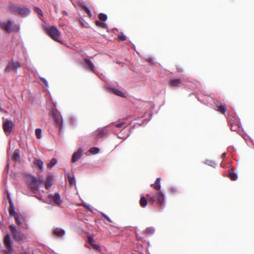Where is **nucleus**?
Wrapping results in <instances>:
<instances>
[{
	"mask_svg": "<svg viewBox=\"0 0 254 254\" xmlns=\"http://www.w3.org/2000/svg\"><path fill=\"white\" fill-rule=\"evenodd\" d=\"M89 152L92 154H96L99 152V149L95 147H91L89 150Z\"/></svg>",
	"mask_w": 254,
	"mask_h": 254,
	"instance_id": "32",
	"label": "nucleus"
},
{
	"mask_svg": "<svg viewBox=\"0 0 254 254\" xmlns=\"http://www.w3.org/2000/svg\"><path fill=\"white\" fill-rule=\"evenodd\" d=\"M99 18L102 21H106L107 19V15L106 14L101 13L99 15Z\"/></svg>",
	"mask_w": 254,
	"mask_h": 254,
	"instance_id": "35",
	"label": "nucleus"
},
{
	"mask_svg": "<svg viewBox=\"0 0 254 254\" xmlns=\"http://www.w3.org/2000/svg\"><path fill=\"white\" fill-rule=\"evenodd\" d=\"M62 13H63V14H64V15H67V12H66V11H62Z\"/></svg>",
	"mask_w": 254,
	"mask_h": 254,
	"instance_id": "50",
	"label": "nucleus"
},
{
	"mask_svg": "<svg viewBox=\"0 0 254 254\" xmlns=\"http://www.w3.org/2000/svg\"><path fill=\"white\" fill-rule=\"evenodd\" d=\"M171 191L172 192L175 193V192H177V188L175 187H172L171 188Z\"/></svg>",
	"mask_w": 254,
	"mask_h": 254,
	"instance_id": "48",
	"label": "nucleus"
},
{
	"mask_svg": "<svg viewBox=\"0 0 254 254\" xmlns=\"http://www.w3.org/2000/svg\"><path fill=\"white\" fill-rule=\"evenodd\" d=\"M38 183H39L41 184H45V181L43 177H39L38 180Z\"/></svg>",
	"mask_w": 254,
	"mask_h": 254,
	"instance_id": "43",
	"label": "nucleus"
},
{
	"mask_svg": "<svg viewBox=\"0 0 254 254\" xmlns=\"http://www.w3.org/2000/svg\"><path fill=\"white\" fill-rule=\"evenodd\" d=\"M14 22L12 20H8L7 22H1L0 21V28L6 31L11 32L14 31L15 28L16 30L19 31L20 27L19 25H14Z\"/></svg>",
	"mask_w": 254,
	"mask_h": 254,
	"instance_id": "2",
	"label": "nucleus"
},
{
	"mask_svg": "<svg viewBox=\"0 0 254 254\" xmlns=\"http://www.w3.org/2000/svg\"><path fill=\"white\" fill-rule=\"evenodd\" d=\"M140 205L142 207H145L147 204V201L146 200V199L142 196L140 198Z\"/></svg>",
	"mask_w": 254,
	"mask_h": 254,
	"instance_id": "31",
	"label": "nucleus"
},
{
	"mask_svg": "<svg viewBox=\"0 0 254 254\" xmlns=\"http://www.w3.org/2000/svg\"><path fill=\"white\" fill-rule=\"evenodd\" d=\"M45 29L52 39L59 43H62L60 39L61 33L56 26L45 27Z\"/></svg>",
	"mask_w": 254,
	"mask_h": 254,
	"instance_id": "1",
	"label": "nucleus"
},
{
	"mask_svg": "<svg viewBox=\"0 0 254 254\" xmlns=\"http://www.w3.org/2000/svg\"><path fill=\"white\" fill-rule=\"evenodd\" d=\"M20 5H17L15 4H10L9 6V8L11 12L15 14H19V9Z\"/></svg>",
	"mask_w": 254,
	"mask_h": 254,
	"instance_id": "14",
	"label": "nucleus"
},
{
	"mask_svg": "<svg viewBox=\"0 0 254 254\" xmlns=\"http://www.w3.org/2000/svg\"><path fill=\"white\" fill-rule=\"evenodd\" d=\"M53 177L51 175H49L45 181V185L46 189H49L52 186V180Z\"/></svg>",
	"mask_w": 254,
	"mask_h": 254,
	"instance_id": "19",
	"label": "nucleus"
},
{
	"mask_svg": "<svg viewBox=\"0 0 254 254\" xmlns=\"http://www.w3.org/2000/svg\"><path fill=\"white\" fill-rule=\"evenodd\" d=\"M128 135H127V136L125 138V139H126L127 137H128Z\"/></svg>",
	"mask_w": 254,
	"mask_h": 254,
	"instance_id": "55",
	"label": "nucleus"
},
{
	"mask_svg": "<svg viewBox=\"0 0 254 254\" xmlns=\"http://www.w3.org/2000/svg\"><path fill=\"white\" fill-rule=\"evenodd\" d=\"M226 156V153H223L222 155H221V157L222 158H224Z\"/></svg>",
	"mask_w": 254,
	"mask_h": 254,
	"instance_id": "49",
	"label": "nucleus"
},
{
	"mask_svg": "<svg viewBox=\"0 0 254 254\" xmlns=\"http://www.w3.org/2000/svg\"><path fill=\"white\" fill-rule=\"evenodd\" d=\"M178 70L181 71H183V70L181 69V68H178Z\"/></svg>",
	"mask_w": 254,
	"mask_h": 254,
	"instance_id": "53",
	"label": "nucleus"
},
{
	"mask_svg": "<svg viewBox=\"0 0 254 254\" xmlns=\"http://www.w3.org/2000/svg\"><path fill=\"white\" fill-rule=\"evenodd\" d=\"M9 203H10V208H9V214L15 217V216L16 215H18V214H16L15 211L14 206L12 200H9Z\"/></svg>",
	"mask_w": 254,
	"mask_h": 254,
	"instance_id": "21",
	"label": "nucleus"
},
{
	"mask_svg": "<svg viewBox=\"0 0 254 254\" xmlns=\"http://www.w3.org/2000/svg\"><path fill=\"white\" fill-rule=\"evenodd\" d=\"M124 124H125V122H122L120 123L116 124L115 126L117 127H121L124 125Z\"/></svg>",
	"mask_w": 254,
	"mask_h": 254,
	"instance_id": "44",
	"label": "nucleus"
},
{
	"mask_svg": "<svg viewBox=\"0 0 254 254\" xmlns=\"http://www.w3.org/2000/svg\"><path fill=\"white\" fill-rule=\"evenodd\" d=\"M20 66V65L19 62H14L13 60H12L11 62L8 63L5 69V71L7 72H9L11 71L14 70L15 72H16L17 69L19 68Z\"/></svg>",
	"mask_w": 254,
	"mask_h": 254,
	"instance_id": "6",
	"label": "nucleus"
},
{
	"mask_svg": "<svg viewBox=\"0 0 254 254\" xmlns=\"http://www.w3.org/2000/svg\"><path fill=\"white\" fill-rule=\"evenodd\" d=\"M52 115L57 126L61 127L63 124V120H61V117L57 111L56 110L53 109L52 111Z\"/></svg>",
	"mask_w": 254,
	"mask_h": 254,
	"instance_id": "9",
	"label": "nucleus"
},
{
	"mask_svg": "<svg viewBox=\"0 0 254 254\" xmlns=\"http://www.w3.org/2000/svg\"><path fill=\"white\" fill-rule=\"evenodd\" d=\"M13 159L16 161H19L20 160V156L19 151L17 149H16L14 151V152L13 154Z\"/></svg>",
	"mask_w": 254,
	"mask_h": 254,
	"instance_id": "25",
	"label": "nucleus"
},
{
	"mask_svg": "<svg viewBox=\"0 0 254 254\" xmlns=\"http://www.w3.org/2000/svg\"><path fill=\"white\" fill-rule=\"evenodd\" d=\"M91 246L92 247V248L93 249H94L96 250H98V251H100V248L98 245L95 244H92Z\"/></svg>",
	"mask_w": 254,
	"mask_h": 254,
	"instance_id": "42",
	"label": "nucleus"
},
{
	"mask_svg": "<svg viewBox=\"0 0 254 254\" xmlns=\"http://www.w3.org/2000/svg\"><path fill=\"white\" fill-rule=\"evenodd\" d=\"M108 130L104 128H98L92 133L93 136L96 140H98L100 138L103 137L107 134Z\"/></svg>",
	"mask_w": 254,
	"mask_h": 254,
	"instance_id": "8",
	"label": "nucleus"
},
{
	"mask_svg": "<svg viewBox=\"0 0 254 254\" xmlns=\"http://www.w3.org/2000/svg\"><path fill=\"white\" fill-rule=\"evenodd\" d=\"M34 10L40 15V17H39L40 19L43 21V14L42 10L39 7H35L34 8Z\"/></svg>",
	"mask_w": 254,
	"mask_h": 254,
	"instance_id": "30",
	"label": "nucleus"
},
{
	"mask_svg": "<svg viewBox=\"0 0 254 254\" xmlns=\"http://www.w3.org/2000/svg\"><path fill=\"white\" fill-rule=\"evenodd\" d=\"M149 200L151 201L152 203L154 202L155 201V198L153 196H150L149 197Z\"/></svg>",
	"mask_w": 254,
	"mask_h": 254,
	"instance_id": "46",
	"label": "nucleus"
},
{
	"mask_svg": "<svg viewBox=\"0 0 254 254\" xmlns=\"http://www.w3.org/2000/svg\"><path fill=\"white\" fill-rule=\"evenodd\" d=\"M70 121L72 125H74L76 122V119L74 117H71L70 118Z\"/></svg>",
	"mask_w": 254,
	"mask_h": 254,
	"instance_id": "41",
	"label": "nucleus"
},
{
	"mask_svg": "<svg viewBox=\"0 0 254 254\" xmlns=\"http://www.w3.org/2000/svg\"><path fill=\"white\" fill-rule=\"evenodd\" d=\"M14 124L11 120H5L3 123V128L6 134H9L13 128Z\"/></svg>",
	"mask_w": 254,
	"mask_h": 254,
	"instance_id": "7",
	"label": "nucleus"
},
{
	"mask_svg": "<svg viewBox=\"0 0 254 254\" xmlns=\"http://www.w3.org/2000/svg\"><path fill=\"white\" fill-rule=\"evenodd\" d=\"M49 198L50 200L57 205H60L62 202L60 195L59 193H56L54 194H50L49 195Z\"/></svg>",
	"mask_w": 254,
	"mask_h": 254,
	"instance_id": "12",
	"label": "nucleus"
},
{
	"mask_svg": "<svg viewBox=\"0 0 254 254\" xmlns=\"http://www.w3.org/2000/svg\"><path fill=\"white\" fill-rule=\"evenodd\" d=\"M204 163L213 167H215L216 166V164L212 160H207L204 162Z\"/></svg>",
	"mask_w": 254,
	"mask_h": 254,
	"instance_id": "34",
	"label": "nucleus"
},
{
	"mask_svg": "<svg viewBox=\"0 0 254 254\" xmlns=\"http://www.w3.org/2000/svg\"><path fill=\"white\" fill-rule=\"evenodd\" d=\"M58 161L56 158H53L49 163L48 164V167L50 169L53 168L57 163Z\"/></svg>",
	"mask_w": 254,
	"mask_h": 254,
	"instance_id": "28",
	"label": "nucleus"
},
{
	"mask_svg": "<svg viewBox=\"0 0 254 254\" xmlns=\"http://www.w3.org/2000/svg\"><path fill=\"white\" fill-rule=\"evenodd\" d=\"M229 177L232 181H236L238 179L237 174L236 173H234L232 170H231L230 171Z\"/></svg>",
	"mask_w": 254,
	"mask_h": 254,
	"instance_id": "24",
	"label": "nucleus"
},
{
	"mask_svg": "<svg viewBox=\"0 0 254 254\" xmlns=\"http://www.w3.org/2000/svg\"><path fill=\"white\" fill-rule=\"evenodd\" d=\"M149 61H151V62H152V59H150L149 60Z\"/></svg>",
	"mask_w": 254,
	"mask_h": 254,
	"instance_id": "54",
	"label": "nucleus"
},
{
	"mask_svg": "<svg viewBox=\"0 0 254 254\" xmlns=\"http://www.w3.org/2000/svg\"><path fill=\"white\" fill-rule=\"evenodd\" d=\"M84 8H85V10L86 13L88 14V15L90 17L92 16V13H91V11L90 10V9L87 7V6L86 5L84 7Z\"/></svg>",
	"mask_w": 254,
	"mask_h": 254,
	"instance_id": "39",
	"label": "nucleus"
},
{
	"mask_svg": "<svg viewBox=\"0 0 254 254\" xmlns=\"http://www.w3.org/2000/svg\"><path fill=\"white\" fill-rule=\"evenodd\" d=\"M9 166V163H8L7 164V165H6V167H7V169L8 168Z\"/></svg>",
	"mask_w": 254,
	"mask_h": 254,
	"instance_id": "52",
	"label": "nucleus"
},
{
	"mask_svg": "<svg viewBox=\"0 0 254 254\" xmlns=\"http://www.w3.org/2000/svg\"><path fill=\"white\" fill-rule=\"evenodd\" d=\"M102 216L110 223H111L112 221L111 220V219L108 217V215H107L106 214H105V213H101Z\"/></svg>",
	"mask_w": 254,
	"mask_h": 254,
	"instance_id": "38",
	"label": "nucleus"
},
{
	"mask_svg": "<svg viewBox=\"0 0 254 254\" xmlns=\"http://www.w3.org/2000/svg\"><path fill=\"white\" fill-rule=\"evenodd\" d=\"M14 218H15V221H16V223L17 224V225H18L20 226H21L23 224V223L21 221V218H20V216L18 215H16L15 216Z\"/></svg>",
	"mask_w": 254,
	"mask_h": 254,
	"instance_id": "33",
	"label": "nucleus"
},
{
	"mask_svg": "<svg viewBox=\"0 0 254 254\" xmlns=\"http://www.w3.org/2000/svg\"><path fill=\"white\" fill-rule=\"evenodd\" d=\"M4 244L5 246V253L6 254H12L13 251L12 241L11 240L10 236L8 234H6L5 236Z\"/></svg>",
	"mask_w": 254,
	"mask_h": 254,
	"instance_id": "5",
	"label": "nucleus"
},
{
	"mask_svg": "<svg viewBox=\"0 0 254 254\" xmlns=\"http://www.w3.org/2000/svg\"><path fill=\"white\" fill-rule=\"evenodd\" d=\"M41 79L44 83L45 86L46 87H48V81H47V80L45 78H43V77H41Z\"/></svg>",
	"mask_w": 254,
	"mask_h": 254,
	"instance_id": "45",
	"label": "nucleus"
},
{
	"mask_svg": "<svg viewBox=\"0 0 254 254\" xmlns=\"http://www.w3.org/2000/svg\"><path fill=\"white\" fill-rule=\"evenodd\" d=\"M99 76L101 78H102V79H104V76L102 74H101V75H99Z\"/></svg>",
	"mask_w": 254,
	"mask_h": 254,
	"instance_id": "51",
	"label": "nucleus"
},
{
	"mask_svg": "<svg viewBox=\"0 0 254 254\" xmlns=\"http://www.w3.org/2000/svg\"><path fill=\"white\" fill-rule=\"evenodd\" d=\"M83 206L85 207L86 208H87L88 210L91 211V209L90 207V205L89 204H87L86 203L83 204Z\"/></svg>",
	"mask_w": 254,
	"mask_h": 254,
	"instance_id": "47",
	"label": "nucleus"
},
{
	"mask_svg": "<svg viewBox=\"0 0 254 254\" xmlns=\"http://www.w3.org/2000/svg\"><path fill=\"white\" fill-rule=\"evenodd\" d=\"M35 166H37L41 170L44 171V163L41 159H35L33 162Z\"/></svg>",
	"mask_w": 254,
	"mask_h": 254,
	"instance_id": "18",
	"label": "nucleus"
},
{
	"mask_svg": "<svg viewBox=\"0 0 254 254\" xmlns=\"http://www.w3.org/2000/svg\"><path fill=\"white\" fill-rule=\"evenodd\" d=\"M42 130L40 128H37L35 130V134L38 138L40 139L42 137L41 135Z\"/></svg>",
	"mask_w": 254,
	"mask_h": 254,
	"instance_id": "36",
	"label": "nucleus"
},
{
	"mask_svg": "<svg viewBox=\"0 0 254 254\" xmlns=\"http://www.w3.org/2000/svg\"><path fill=\"white\" fill-rule=\"evenodd\" d=\"M53 233L58 237H62L65 234V231L62 229L56 228L53 229Z\"/></svg>",
	"mask_w": 254,
	"mask_h": 254,
	"instance_id": "17",
	"label": "nucleus"
},
{
	"mask_svg": "<svg viewBox=\"0 0 254 254\" xmlns=\"http://www.w3.org/2000/svg\"><path fill=\"white\" fill-rule=\"evenodd\" d=\"M109 89L113 93L115 94L116 95L122 97H126L125 93H124L123 92L120 91L119 89L116 88H113V87H109Z\"/></svg>",
	"mask_w": 254,
	"mask_h": 254,
	"instance_id": "16",
	"label": "nucleus"
},
{
	"mask_svg": "<svg viewBox=\"0 0 254 254\" xmlns=\"http://www.w3.org/2000/svg\"><path fill=\"white\" fill-rule=\"evenodd\" d=\"M161 179L160 178H157L156 180L155 184H152L151 186L154 188L155 190H158L161 189Z\"/></svg>",
	"mask_w": 254,
	"mask_h": 254,
	"instance_id": "20",
	"label": "nucleus"
},
{
	"mask_svg": "<svg viewBox=\"0 0 254 254\" xmlns=\"http://www.w3.org/2000/svg\"><path fill=\"white\" fill-rule=\"evenodd\" d=\"M85 65L88 68L90 69L93 72H95L96 68L93 63L89 59H86L85 60Z\"/></svg>",
	"mask_w": 254,
	"mask_h": 254,
	"instance_id": "15",
	"label": "nucleus"
},
{
	"mask_svg": "<svg viewBox=\"0 0 254 254\" xmlns=\"http://www.w3.org/2000/svg\"><path fill=\"white\" fill-rule=\"evenodd\" d=\"M68 180L71 186L75 184V179L74 176H71L69 174H68Z\"/></svg>",
	"mask_w": 254,
	"mask_h": 254,
	"instance_id": "27",
	"label": "nucleus"
},
{
	"mask_svg": "<svg viewBox=\"0 0 254 254\" xmlns=\"http://www.w3.org/2000/svg\"><path fill=\"white\" fill-rule=\"evenodd\" d=\"M31 13L30 9L26 5H20L19 12L18 15H22L24 17L28 16Z\"/></svg>",
	"mask_w": 254,
	"mask_h": 254,
	"instance_id": "11",
	"label": "nucleus"
},
{
	"mask_svg": "<svg viewBox=\"0 0 254 254\" xmlns=\"http://www.w3.org/2000/svg\"><path fill=\"white\" fill-rule=\"evenodd\" d=\"M181 83V80L178 78L172 79L170 80L171 85L174 86H178Z\"/></svg>",
	"mask_w": 254,
	"mask_h": 254,
	"instance_id": "22",
	"label": "nucleus"
},
{
	"mask_svg": "<svg viewBox=\"0 0 254 254\" xmlns=\"http://www.w3.org/2000/svg\"><path fill=\"white\" fill-rule=\"evenodd\" d=\"M10 228L12 232L13 237L16 241L20 243L24 242L26 237L21 230H18L16 226L13 225H10Z\"/></svg>",
	"mask_w": 254,
	"mask_h": 254,
	"instance_id": "3",
	"label": "nucleus"
},
{
	"mask_svg": "<svg viewBox=\"0 0 254 254\" xmlns=\"http://www.w3.org/2000/svg\"><path fill=\"white\" fill-rule=\"evenodd\" d=\"M96 24L98 27H101V28H104V29H107L108 28V26H107V25L105 23H104V22H101V21H96Z\"/></svg>",
	"mask_w": 254,
	"mask_h": 254,
	"instance_id": "29",
	"label": "nucleus"
},
{
	"mask_svg": "<svg viewBox=\"0 0 254 254\" xmlns=\"http://www.w3.org/2000/svg\"><path fill=\"white\" fill-rule=\"evenodd\" d=\"M217 110L220 112L224 114L226 111V106L225 105L221 104L217 105Z\"/></svg>",
	"mask_w": 254,
	"mask_h": 254,
	"instance_id": "23",
	"label": "nucleus"
},
{
	"mask_svg": "<svg viewBox=\"0 0 254 254\" xmlns=\"http://www.w3.org/2000/svg\"><path fill=\"white\" fill-rule=\"evenodd\" d=\"M88 241L89 244L91 246L92 244H94V240L91 236H89L88 237Z\"/></svg>",
	"mask_w": 254,
	"mask_h": 254,
	"instance_id": "40",
	"label": "nucleus"
},
{
	"mask_svg": "<svg viewBox=\"0 0 254 254\" xmlns=\"http://www.w3.org/2000/svg\"><path fill=\"white\" fill-rule=\"evenodd\" d=\"M155 232V229L154 227H147L144 231V233L147 235L153 234Z\"/></svg>",
	"mask_w": 254,
	"mask_h": 254,
	"instance_id": "26",
	"label": "nucleus"
},
{
	"mask_svg": "<svg viewBox=\"0 0 254 254\" xmlns=\"http://www.w3.org/2000/svg\"><path fill=\"white\" fill-rule=\"evenodd\" d=\"M157 199L160 206L162 207V209H164L165 206L164 204L165 203V194L162 191H159L158 193Z\"/></svg>",
	"mask_w": 254,
	"mask_h": 254,
	"instance_id": "13",
	"label": "nucleus"
},
{
	"mask_svg": "<svg viewBox=\"0 0 254 254\" xmlns=\"http://www.w3.org/2000/svg\"><path fill=\"white\" fill-rule=\"evenodd\" d=\"M26 178L27 183L32 191L39 190L38 181L35 176L28 174L26 176Z\"/></svg>",
	"mask_w": 254,
	"mask_h": 254,
	"instance_id": "4",
	"label": "nucleus"
},
{
	"mask_svg": "<svg viewBox=\"0 0 254 254\" xmlns=\"http://www.w3.org/2000/svg\"><path fill=\"white\" fill-rule=\"evenodd\" d=\"M118 38L119 40L123 41L126 40V36L123 34L119 35Z\"/></svg>",
	"mask_w": 254,
	"mask_h": 254,
	"instance_id": "37",
	"label": "nucleus"
},
{
	"mask_svg": "<svg viewBox=\"0 0 254 254\" xmlns=\"http://www.w3.org/2000/svg\"><path fill=\"white\" fill-rule=\"evenodd\" d=\"M83 154V150L81 148H79L77 151L73 153L71 158V162L74 163L78 161L82 157Z\"/></svg>",
	"mask_w": 254,
	"mask_h": 254,
	"instance_id": "10",
	"label": "nucleus"
}]
</instances>
